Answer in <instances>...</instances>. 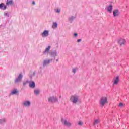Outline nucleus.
Instances as JSON below:
<instances>
[{
    "instance_id": "nucleus-1",
    "label": "nucleus",
    "mask_w": 129,
    "mask_h": 129,
    "mask_svg": "<svg viewBox=\"0 0 129 129\" xmlns=\"http://www.w3.org/2000/svg\"><path fill=\"white\" fill-rule=\"evenodd\" d=\"M61 122L63 124V125H64V126H66V127H71V126L72 125L71 122L63 118L61 119Z\"/></svg>"
},
{
    "instance_id": "nucleus-2",
    "label": "nucleus",
    "mask_w": 129,
    "mask_h": 129,
    "mask_svg": "<svg viewBox=\"0 0 129 129\" xmlns=\"http://www.w3.org/2000/svg\"><path fill=\"white\" fill-rule=\"evenodd\" d=\"M108 102L107 101V98L105 97H103L100 99L99 103L100 105H101V106H104V105H105L106 103H108Z\"/></svg>"
},
{
    "instance_id": "nucleus-3",
    "label": "nucleus",
    "mask_w": 129,
    "mask_h": 129,
    "mask_svg": "<svg viewBox=\"0 0 129 129\" xmlns=\"http://www.w3.org/2000/svg\"><path fill=\"white\" fill-rule=\"evenodd\" d=\"M78 96H72L70 98V100L73 103H77L78 101Z\"/></svg>"
},
{
    "instance_id": "nucleus-4",
    "label": "nucleus",
    "mask_w": 129,
    "mask_h": 129,
    "mask_svg": "<svg viewBox=\"0 0 129 129\" xmlns=\"http://www.w3.org/2000/svg\"><path fill=\"white\" fill-rule=\"evenodd\" d=\"M48 102H57L58 101V99L56 97H49L48 98Z\"/></svg>"
},
{
    "instance_id": "nucleus-5",
    "label": "nucleus",
    "mask_w": 129,
    "mask_h": 129,
    "mask_svg": "<svg viewBox=\"0 0 129 129\" xmlns=\"http://www.w3.org/2000/svg\"><path fill=\"white\" fill-rule=\"evenodd\" d=\"M126 43V41L124 39L121 38L118 41V44L121 47V46H124Z\"/></svg>"
},
{
    "instance_id": "nucleus-6",
    "label": "nucleus",
    "mask_w": 129,
    "mask_h": 129,
    "mask_svg": "<svg viewBox=\"0 0 129 129\" xmlns=\"http://www.w3.org/2000/svg\"><path fill=\"white\" fill-rule=\"evenodd\" d=\"M114 17H118L119 16V11L118 9L114 10L113 11Z\"/></svg>"
},
{
    "instance_id": "nucleus-7",
    "label": "nucleus",
    "mask_w": 129,
    "mask_h": 129,
    "mask_svg": "<svg viewBox=\"0 0 129 129\" xmlns=\"http://www.w3.org/2000/svg\"><path fill=\"white\" fill-rule=\"evenodd\" d=\"M113 9V7L112 6V5H110L107 7V11L108 12H109L110 13H111V12H112Z\"/></svg>"
},
{
    "instance_id": "nucleus-8",
    "label": "nucleus",
    "mask_w": 129,
    "mask_h": 129,
    "mask_svg": "<svg viewBox=\"0 0 129 129\" xmlns=\"http://www.w3.org/2000/svg\"><path fill=\"white\" fill-rule=\"evenodd\" d=\"M118 82H119V77L117 76L115 79H114L113 84H118Z\"/></svg>"
},
{
    "instance_id": "nucleus-9",
    "label": "nucleus",
    "mask_w": 129,
    "mask_h": 129,
    "mask_svg": "<svg viewBox=\"0 0 129 129\" xmlns=\"http://www.w3.org/2000/svg\"><path fill=\"white\" fill-rule=\"evenodd\" d=\"M22 78H23V76L22 74H20L17 79L15 80V82H19L22 80Z\"/></svg>"
},
{
    "instance_id": "nucleus-10",
    "label": "nucleus",
    "mask_w": 129,
    "mask_h": 129,
    "mask_svg": "<svg viewBox=\"0 0 129 129\" xmlns=\"http://www.w3.org/2000/svg\"><path fill=\"white\" fill-rule=\"evenodd\" d=\"M49 35V32L47 30H45L42 33V37H47Z\"/></svg>"
},
{
    "instance_id": "nucleus-11",
    "label": "nucleus",
    "mask_w": 129,
    "mask_h": 129,
    "mask_svg": "<svg viewBox=\"0 0 129 129\" xmlns=\"http://www.w3.org/2000/svg\"><path fill=\"white\" fill-rule=\"evenodd\" d=\"M29 85L30 87H31V88H35V85L34 82H30L29 83Z\"/></svg>"
},
{
    "instance_id": "nucleus-12",
    "label": "nucleus",
    "mask_w": 129,
    "mask_h": 129,
    "mask_svg": "<svg viewBox=\"0 0 129 129\" xmlns=\"http://www.w3.org/2000/svg\"><path fill=\"white\" fill-rule=\"evenodd\" d=\"M0 9H2V10H6L7 9V6L5 5L4 3L0 4Z\"/></svg>"
},
{
    "instance_id": "nucleus-13",
    "label": "nucleus",
    "mask_w": 129,
    "mask_h": 129,
    "mask_svg": "<svg viewBox=\"0 0 129 129\" xmlns=\"http://www.w3.org/2000/svg\"><path fill=\"white\" fill-rule=\"evenodd\" d=\"M13 4H14V2L12 0H7V2H6V5L8 6L13 5Z\"/></svg>"
},
{
    "instance_id": "nucleus-14",
    "label": "nucleus",
    "mask_w": 129,
    "mask_h": 129,
    "mask_svg": "<svg viewBox=\"0 0 129 129\" xmlns=\"http://www.w3.org/2000/svg\"><path fill=\"white\" fill-rule=\"evenodd\" d=\"M31 104V103L30 101H25L24 102V105L25 106H30V105Z\"/></svg>"
},
{
    "instance_id": "nucleus-15",
    "label": "nucleus",
    "mask_w": 129,
    "mask_h": 129,
    "mask_svg": "<svg viewBox=\"0 0 129 129\" xmlns=\"http://www.w3.org/2000/svg\"><path fill=\"white\" fill-rule=\"evenodd\" d=\"M100 122L99 120H95L94 122V125H96V124H98Z\"/></svg>"
},
{
    "instance_id": "nucleus-16",
    "label": "nucleus",
    "mask_w": 129,
    "mask_h": 129,
    "mask_svg": "<svg viewBox=\"0 0 129 129\" xmlns=\"http://www.w3.org/2000/svg\"><path fill=\"white\" fill-rule=\"evenodd\" d=\"M34 93L36 95H38V94H39V93H40V91L39 90H34Z\"/></svg>"
},
{
    "instance_id": "nucleus-17",
    "label": "nucleus",
    "mask_w": 129,
    "mask_h": 129,
    "mask_svg": "<svg viewBox=\"0 0 129 129\" xmlns=\"http://www.w3.org/2000/svg\"><path fill=\"white\" fill-rule=\"evenodd\" d=\"M118 106L119 107L122 108L124 106V104L122 103H119Z\"/></svg>"
},
{
    "instance_id": "nucleus-18",
    "label": "nucleus",
    "mask_w": 129,
    "mask_h": 129,
    "mask_svg": "<svg viewBox=\"0 0 129 129\" xmlns=\"http://www.w3.org/2000/svg\"><path fill=\"white\" fill-rule=\"evenodd\" d=\"M51 48V46H49L48 48H46L44 53H46V52H49L50 51V48Z\"/></svg>"
},
{
    "instance_id": "nucleus-19",
    "label": "nucleus",
    "mask_w": 129,
    "mask_h": 129,
    "mask_svg": "<svg viewBox=\"0 0 129 129\" xmlns=\"http://www.w3.org/2000/svg\"><path fill=\"white\" fill-rule=\"evenodd\" d=\"M57 26H58L57 23H54L53 25H52V28H53V29H55V28H57Z\"/></svg>"
},
{
    "instance_id": "nucleus-20",
    "label": "nucleus",
    "mask_w": 129,
    "mask_h": 129,
    "mask_svg": "<svg viewBox=\"0 0 129 129\" xmlns=\"http://www.w3.org/2000/svg\"><path fill=\"white\" fill-rule=\"evenodd\" d=\"M49 63H50V60H45L44 62L43 65H46V64H49Z\"/></svg>"
},
{
    "instance_id": "nucleus-21",
    "label": "nucleus",
    "mask_w": 129,
    "mask_h": 129,
    "mask_svg": "<svg viewBox=\"0 0 129 129\" xmlns=\"http://www.w3.org/2000/svg\"><path fill=\"white\" fill-rule=\"evenodd\" d=\"M78 125H80V126H82V125H83V122L79 121L78 122Z\"/></svg>"
},
{
    "instance_id": "nucleus-22",
    "label": "nucleus",
    "mask_w": 129,
    "mask_h": 129,
    "mask_svg": "<svg viewBox=\"0 0 129 129\" xmlns=\"http://www.w3.org/2000/svg\"><path fill=\"white\" fill-rule=\"evenodd\" d=\"M18 93V91H17V90H14L12 91V94H16V93Z\"/></svg>"
},
{
    "instance_id": "nucleus-23",
    "label": "nucleus",
    "mask_w": 129,
    "mask_h": 129,
    "mask_svg": "<svg viewBox=\"0 0 129 129\" xmlns=\"http://www.w3.org/2000/svg\"><path fill=\"white\" fill-rule=\"evenodd\" d=\"M6 121L5 120V119H2L0 120V123H4V122H5Z\"/></svg>"
},
{
    "instance_id": "nucleus-24",
    "label": "nucleus",
    "mask_w": 129,
    "mask_h": 129,
    "mask_svg": "<svg viewBox=\"0 0 129 129\" xmlns=\"http://www.w3.org/2000/svg\"><path fill=\"white\" fill-rule=\"evenodd\" d=\"M73 72L75 73V72H76V70H75V69H73Z\"/></svg>"
},
{
    "instance_id": "nucleus-25",
    "label": "nucleus",
    "mask_w": 129,
    "mask_h": 129,
    "mask_svg": "<svg viewBox=\"0 0 129 129\" xmlns=\"http://www.w3.org/2000/svg\"><path fill=\"white\" fill-rule=\"evenodd\" d=\"M57 13H60V9H57L56 10Z\"/></svg>"
},
{
    "instance_id": "nucleus-26",
    "label": "nucleus",
    "mask_w": 129,
    "mask_h": 129,
    "mask_svg": "<svg viewBox=\"0 0 129 129\" xmlns=\"http://www.w3.org/2000/svg\"><path fill=\"white\" fill-rule=\"evenodd\" d=\"M77 42H81V39H78Z\"/></svg>"
},
{
    "instance_id": "nucleus-27",
    "label": "nucleus",
    "mask_w": 129,
    "mask_h": 129,
    "mask_svg": "<svg viewBox=\"0 0 129 129\" xmlns=\"http://www.w3.org/2000/svg\"><path fill=\"white\" fill-rule=\"evenodd\" d=\"M77 35H78L77 33H75V34H74L75 37H76V36H77Z\"/></svg>"
},
{
    "instance_id": "nucleus-28",
    "label": "nucleus",
    "mask_w": 129,
    "mask_h": 129,
    "mask_svg": "<svg viewBox=\"0 0 129 129\" xmlns=\"http://www.w3.org/2000/svg\"><path fill=\"white\" fill-rule=\"evenodd\" d=\"M4 16H8V13H5Z\"/></svg>"
},
{
    "instance_id": "nucleus-29",
    "label": "nucleus",
    "mask_w": 129,
    "mask_h": 129,
    "mask_svg": "<svg viewBox=\"0 0 129 129\" xmlns=\"http://www.w3.org/2000/svg\"><path fill=\"white\" fill-rule=\"evenodd\" d=\"M32 5H35V2L34 1L32 2Z\"/></svg>"
},
{
    "instance_id": "nucleus-30",
    "label": "nucleus",
    "mask_w": 129,
    "mask_h": 129,
    "mask_svg": "<svg viewBox=\"0 0 129 129\" xmlns=\"http://www.w3.org/2000/svg\"><path fill=\"white\" fill-rule=\"evenodd\" d=\"M26 83H23V85L25 86L26 85Z\"/></svg>"
},
{
    "instance_id": "nucleus-31",
    "label": "nucleus",
    "mask_w": 129,
    "mask_h": 129,
    "mask_svg": "<svg viewBox=\"0 0 129 129\" xmlns=\"http://www.w3.org/2000/svg\"><path fill=\"white\" fill-rule=\"evenodd\" d=\"M61 96H59V98H61Z\"/></svg>"
},
{
    "instance_id": "nucleus-32",
    "label": "nucleus",
    "mask_w": 129,
    "mask_h": 129,
    "mask_svg": "<svg viewBox=\"0 0 129 129\" xmlns=\"http://www.w3.org/2000/svg\"><path fill=\"white\" fill-rule=\"evenodd\" d=\"M34 75H35V73H34Z\"/></svg>"
}]
</instances>
